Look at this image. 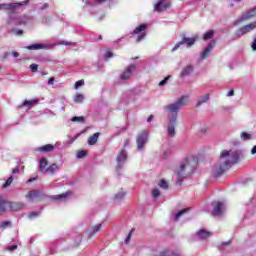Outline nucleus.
<instances>
[{"instance_id":"obj_1","label":"nucleus","mask_w":256,"mask_h":256,"mask_svg":"<svg viewBox=\"0 0 256 256\" xmlns=\"http://www.w3.org/2000/svg\"><path fill=\"white\" fill-rule=\"evenodd\" d=\"M188 104H189V96L184 95L181 98L177 99L175 102L164 106V111H166V113H169L168 124L166 127V133L169 139H173V137L177 135V132L175 130V125H177V117L179 115V109H181V107H185Z\"/></svg>"},{"instance_id":"obj_2","label":"nucleus","mask_w":256,"mask_h":256,"mask_svg":"<svg viewBox=\"0 0 256 256\" xmlns=\"http://www.w3.org/2000/svg\"><path fill=\"white\" fill-rule=\"evenodd\" d=\"M241 157L240 150H223L220 154V159L214 165L212 173L215 177H221L225 171H227L231 165L237 163Z\"/></svg>"},{"instance_id":"obj_3","label":"nucleus","mask_w":256,"mask_h":256,"mask_svg":"<svg viewBox=\"0 0 256 256\" xmlns=\"http://www.w3.org/2000/svg\"><path fill=\"white\" fill-rule=\"evenodd\" d=\"M196 166L197 160H195V158H186L179 166V168L176 169L174 172L178 179L177 184L181 185L184 179H187V177H191V175H193V172L195 171Z\"/></svg>"},{"instance_id":"obj_4","label":"nucleus","mask_w":256,"mask_h":256,"mask_svg":"<svg viewBox=\"0 0 256 256\" xmlns=\"http://www.w3.org/2000/svg\"><path fill=\"white\" fill-rule=\"evenodd\" d=\"M148 141H149V132H147V130H143L141 133L138 134L136 138L137 151H143Z\"/></svg>"},{"instance_id":"obj_5","label":"nucleus","mask_w":256,"mask_h":256,"mask_svg":"<svg viewBox=\"0 0 256 256\" xmlns=\"http://www.w3.org/2000/svg\"><path fill=\"white\" fill-rule=\"evenodd\" d=\"M29 3V0H24L22 2L0 4V11H16Z\"/></svg>"},{"instance_id":"obj_6","label":"nucleus","mask_w":256,"mask_h":256,"mask_svg":"<svg viewBox=\"0 0 256 256\" xmlns=\"http://www.w3.org/2000/svg\"><path fill=\"white\" fill-rule=\"evenodd\" d=\"M145 29H147V25L141 24L140 26L136 27L135 30L132 32V35H138L136 38V43H140V41H143V39H145L147 35Z\"/></svg>"},{"instance_id":"obj_7","label":"nucleus","mask_w":256,"mask_h":256,"mask_svg":"<svg viewBox=\"0 0 256 256\" xmlns=\"http://www.w3.org/2000/svg\"><path fill=\"white\" fill-rule=\"evenodd\" d=\"M170 7L171 0H158L154 5V11H156V13H163V11H167Z\"/></svg>"},{"instance_id":"obj_8","label":"nucleus","mask_w":256,"mask_h":256,"mask_svg":"<svg viewBox=\"0 0 256 256\" xmlns=\"http://www.w3.org/2000/svg\"><path fill=\"white\" fill-rule=\"evenodd\" d=\"M195 41H197V36L193 38H187L183 37L180 42H177L172 51H177L181 45H186V47H192V45H195Z\"/></svg>"},{"instance_id":"obj_9","label":"nucleus","mask_w":256,"mask_h":256,"mask_svg":"<svg viewBox=\"0 0 256 256\" xmlns=\"http://www.w3.org/2000/svg\"><path fill=\"white\" fill-rule=\"evenodd\" d=\"M256 27V22L250 23L248 25L243 26L235 32L236 37H243V35H247V33H251L253 29Z\"/></svg>"},{"instance_id":"obj_10","label":"nucleus","mask_w":256,"mask_h":256,"mask_svg":"<svg viewBox=\"0 0 256 256\" xmlns=\"http://www.w3.org/2000/svg\"><path fill=\"white\" fill-rule=\"evenodd\" d=\"M116 161H117V167H116L117 171H119V169H123V165H125V162L127 161V151H125L124 149L121 150L116 157Z\"/></svg>"},{"instance_id":"obj_11","label":"nucleus","mask_w":256,"mask_h":256,"mask_svg":"<svg viewBox=\"0 0 256 256\" xmlns=\"http://www.w3.org/2000/svg\"><path fill=\"white\" fill-rule=\"evenodd\" d=\"M212 205H213L212 215L214 217H219V215H223V212L225 211V203L214 202L212 203Z\"/></svg>"},{"instance_id":"obj_12","label":"nucleus","mask_w":256,"mask_h":256,"mask_svg":"<svg viewBox=\"0 0 256 256\" xmlns=\"http://www.w3.org/2000/svg\"><path fill=\"white\" fill-rule=\"evenodd\" d=\"M256 15V6L242 15V17L234 22V25H239L243 21H247Z\"/></svg>"},{"instance_id":"obj_13","label":"nucleus","mask_w":256,"mask_h":256,"mask_svg":"<svg viewBox=\"0 0 256 256\" xmlns=\"http://www.w3.org/2000/svg\"><path fill=\"white\" fill-rule=\"evenodd\" d=\"M8 209L9 211L17 212V211H22L27 207V205L23 202H11L8 200Z\"/></svg>"},{"instance_id":"obj_14","label":"nucleus","mask_w":256,"mask_h":256,"mask_svg":"<svg viewBox=\"0 0 256 256\" xmlns=\"http://www.w3.org/2000/svg\"><path fill=\"white\" fill-rule=\"evenodd\" d=\"M135 69H137V67L133 64L128 66L126 70L120 75L121 81H127V79L133 75V71H135Z\"/></svg>"},{"instance_id":"obj_15","label":"nucleus","mask_w":256,"mask_h":256,"mask_svg":"<svg viewBox=\"0 0 256 256\" xmlns=\"http://www.w3.org/2000/svg\"><path fill=\"white\" fill-rule=\"evenodd\" d=\"M213 47H215V40H212L208 43L207 47L204 49V51L201 54V59H206L207 55L213 51Z\"/></svg>"},{"instance_id":"obj_16","label":"nucleus","mask_w":256,"mask_h":256,"mask_svg":"<svg viewBox=\"0 0 256 256\" xmlns=\"http://www.w3.org/2000/svg\"><path fill=\"white\" fill-rule=\"evenodd\" d=\"M196 237L199 241H205V239H209V237H211V232L202 229L196 233Z\"/></svg>"},{"instance_id":"obj_17","label":"nucleus","mask_w":256,"mask_h":256,"mask_svg":"<svg viewBox=\"0 0 256 256\" xmlns=\"http://www.w3.org/2000/svg\"><path fill=\"white\" fill-rule=\"evenodd\" d=\"M193 71H195V67H193V65H187L182 68L180 77H189L193 73Z\"/></svg>"},{"instance_id":"obj_18","label":"nucleus","mask_w":256,"mask_h":256,"mask_svg":"<svg viewBox=\"0 0 256 256\" xmlns=\"http://www.w3.org/2000/svg\"><path fill=\"white\" fill-rule=\"evenodd\" d=\"M47 44H41V43H36V44H31L30 46H27L26 49L29 51H39V49H48Z\"/></svg>"},{"instance_id":"obj_19","label":"nucleus","mask_w":256,"mask_h":256,"mask_svg":"<svg viewBox=\"0 0 256 256\" xmlns=\"http://www.w3.org/2000/svg\"><path fill=\"white\" fill-rule=\"evenodd\" d=\"M55 150V146L52 144H46L44 146L38 147L37 151L40 153H51V151Z\"/></svg>"},{"instance_id":"obj_20","label":"nucleus","mask_w":256,"mask_h":256,"mask_svg":"<svg viewBox=\"0 0 256 256\" xmlns=\"http://www.w3.org/2000/svg\"><path fill=\"white\" fill-rule=\"evenodd\" d=\"M8 200L0 197V215L7 213Z\"/></svg>"},{"instance_id":"obj_21","label":"nucleus","mask_w":256,"mask_h":256,"mask_svg":"<svg viewBox=\"0 0 256 256\" xmlns=\"http://www.w3.org/2000/svg\"><path fill=\"white\" fill-rule=\"evenodd\" d=\"M31 16L24 15L16 20V25H27V23H31Z\"/></svg>"},{"instance_id":"obj_22","label":"nucleus","mask_w":256,"mask_h":256,"mask_svg":"<svg viewBox=\"0 0 256 256\" xmlns=\"http://www.w3.org/2000/svg\"><path fill=\"white\" fill-rule=\"evenodd\" d=\"M70 195L71 192H66L63 194L51 196V199H54L55 201H65V199H67V197H69Z\"/></svg>"},{"instance_id":"obj_23","label":"nucleus","mask_w":256,"mask_h":256,"mask_svg":"<svg viewBox=\"0 0 256 256\" xmlns=\"http://www.w3.org/2000/svg\"><path fill=\"white\" fill-rule=\"evenodd\" d=\"M101 224H97L95 226H93L89 232H88V237H93V235H95V233H99V231H101Z\"/></svg>"},{"instance_id":"obj_24","label":"nucleus","mask_w":256,"mask_h":256,"mask_svg":"<svg viewBox=\"0 0 256 256\" xmlns=\"http://www.w3.org/2000/svg\"><path fill=\"white\" fill-rule=\"evenodd\" d=\"M99 135L101 134L99 132H96L92 136H90L88 139V145H95L99 140Z\"/></svg>"},{"instance_id":"obj_25","label":"nucleus","mask_w":256,"mask_h":256,"mask_svg":"<svg viewBox=\"0 0 256 256\" xmlns=\"http://www.w3.org/2000/svg\"><path fill=\"white\" fill-rule=\"evenodd\" d=\"M37 197H39V192L37 190H31L26 195V199H30L31 201H33V199H37Z\"/></svg>"},{"instance_id":"obj_26","label":"nucleus","mask_w":256,"mask_h":256,"mask_svg":"<svg viewBox=\"0 0 256 256\" xmlns=\"http://www.w3.org/2000/svg\"><path fill=\"white\" fill-rule=\"evenodd\" d=\"M207 101H209V94L201 96L196 103V107H201V105H203V103H207Z\"/></svg>"},{"instance_id":"obj_27","label":"nucleus","mask_w":256,"mask_h":256,"mask_svg":"<svg viewBox=\"0 0 256 256\" xmlns=\"http://www.w3.org/2000/svg\"><path fill=\"white\" fill-rule=\"evenodd\" d=\"M215 36V30H209L203 35L204 41H209V39H213Z\"/></svg>"},{"instance_id":"obj_28","label":"nucleus","mask_w":256,"mask_h":256,"mask_svg":"<svg viewBox=\"0 0 256 256\" xmlns=\"http://www.w3.org/2000/svg\"><path fill=\"white\" fill-rule=\"evenodd\" d=\"M124 198H125V191L123 190L119 191L113 197L114 201H123Z\"/></svg>"},{"instance_id":"obj_29","label":"nucleus","mask_w":256,"mask_h":256,"mask_svg":"<svg viewBox=\"0 0 256 256\" xmlns=\"http://www.w3.org/2000/svg\"><path fill=\"white\" fill-rule=\"evenodd\" d=\"M37 102H38V100H25L23 102L22 106L28 107V109H31V107H33Z\"/></svg>"},{"instance_id":"obj_30","label":"nucleus","mask_w":256,"mask_h":256,"mask_svg":"<svg viewBox=\"0 0 256 256\" xmlns=\"http://www.w3.org/2000/svg\"><path fill=\"white\" fill-rule=\"evenodd\" d=\"M230 7H241L243 0H228Z\"/></svg>"},{"instance_id":"obj_31","label":"nucleus","mask_w":256,"mask_h":256,"mask_svg":"<svg viewBox=\"0 0 256 256\" xmlns=\"http://www.w3.org/2000/svg\"><path fill=\"white\" fill-rule=\"evenodd\" d=\"M242 141H250L252 139L253 135L251 133L242 132L240 135Z\"/></svg>"},{"instance_id":"obj_32","label":"nucleus","mask_w":256,"mask_h":256,"mask_svg":"<svg viewBox=\"0 0 256 256\" xmlns=\"http://www.w3.org/2000/svg\"><path fill=\"white\" fill-rule=\"evenodd\" d=\"M48 162H47V158H41L40 159V171H46L45 167H47Z\"/></svg>"},{"instance_id":"obj_33","label":"nucleus","mask_w":256,"mask_h":256,"mask_svg":"<svg viewBox=\"0 0 256 256\" xmlns=\"http://www.w3.org/2000/svg\"><path fill=\"white\" fill-rule=\"evenodd\" d=\"M188 211H189V208H185V209L179 211L178 213H176V215L174 216L175 221H179V218L182 215H185V213H187Z\"/></svg>"},{"instance_id":"obj_34","label":"nucleus","mask_w":256,"mask_h":256,"mask_svg":"<svg viewBox=\"0 0 256 256\" xmlns=\"http://www.w3.org/2000/svg\"><path fill=\"white\" fill-rule=\"evenodd\" d=\"M59 169V166L57 164H52L48 168H46V173H53L54 171H57Z\"/></svg>"},{"instance_id":"obj_35","label":"nucleus","mask_w":256,"mask_h":256,"mask_svg":"<svg viewBox=\"0 0 256 256\" xmlns=\"http://www.w3.org/2000/svg\"><path fill=\"white\" fill-rule=\"evenodd\" d=\"M158 186L161 188V189H169V183H167V181L165 180H160L158 182Z\"/></svg>"},{"instance_id":"obj_36","label":"nucleus","mask_w":256,"mask_h":256,"mask_svg":"<svg viewBox=\"0 0 256 256\" xmlns=\"http://www.w3.org/2000/svg\"><path fill=\"white\" fill-rule=\"evenodd\" d=\"M85 99V96L83 94H77L74 97V103H81Z\"/></svg>"},{"instance_id":"obj_37","label":"nucleus","mask_w":256,"mask_h":256,"mask_svg":"<svg viewBox=\"0 0 256 256\" xmlns=\"http://www.w3.org/2000/svg\"><path fill=\"white\" fill-rule=\"evenodd\" d=\"M11 183H13V176H10L6 182L3 184V188L4 189H7V187H10L11 186Z\"/></svg>"},{"instance_id":"obj_38","label":"nucleus","mask_w":256,"mask_h":256,"mask_svg":"<svg viewBox=\"0 0 256 256\" xmlns=\"http://www.w3.org/2000/svg\"><path fill=\"white\" fill-rule=\"evenodd\" d=\"M74 123L78 121V123H83L85 121V118L83 116H75L71 119Z\"/></svg>"},{"instance_id":"obj_39","label":"nucleus","mask_w":256,"mask_h":256,"mask_svg":"<svg viewBox=\"0 0 256 256\" xmlns=\"http://www.w3.org/2000/svg\"><path fill=\"white\" fill-rule=\"evenodd\" d=\"M7 227H11V221H3L0 224V229H7Z\"/></svg>"},{"instance_id":"obj_40","label":"nucleus","mask_w":256,"mask_h":256,"mask_svg":"<svg viewBox=\"0 0 256 256\" xmlns=\"http://www.w3.org/2000/svg\"><path fill=\"white\" fill-rule=\"evenodd\" d=\"M159 195H161V192H159V189L155 188L152 190L153 199H157V197H159Z\"/></svg>"},{"instance_id":"obj_41","label":"nucleus","mask_w":256,"mask_h":256,"mask_svg":"<svg viewBox=\"0 0 256 256\" xmlns=\"http://www.w3.org/2000/svg\"><path fill=\"white\" fill-rule=\"evenodd\" d=\"M169 79H171V76H167L165 79L160 81L159 87H164V85H167V81H169Z\"/></svg>"},{"instance_id":"obj_42","label":"nucleus","mask_w":256,"mask_h":256,"mask_svg":"<svg viewBox=\"0 0 256 256\" xmlns=\"http://www.w3.org/2000/svg\"><path fill=\"white\" fill-rule=\"evenodd\" d=\"M85 85V80H79L75 83V89H79V87H83Z\"/></svg>"},{"instance_id":"obj_43","label":"nucleus","mask_w":256,"mask_h":256,"mask_svg":"<svg viewBox=\"0 0 256 256\" xmlns=\"http://www.w3.org/2000/svg\"><path fill=\"white\" fill-rule=\"evenodd\" d=\"M87 155V152H85V151H79L78 153H77V158L78 159H83V157H85Z\"/></svg>"},{"instance_id":"obj_44","label":"nucleus","mask_w":256,"mask_h":256,"mask_svg":"<svg viewBox=\"0 0 256 256\" xmlns=\"http://www.w3.org/2000/svg\"><path fill=\"white\" fill-rule=\"evenodd\" d=\"M35 217H39V212H31L28 215V219H35Z\"/></svg>"},{"instance_id":"obj_45","label":"nucleus","mask_w":256,"mask_h":256,"mask_svg":"<svg viewBox=\"0 0 256 256\" xmlns=\"http://www.w3.org/2000/svg\"><path fill=\"white\" fill-rule=\"evenodd\" d=\"M111 57H113V52L111 51H108L104 54V59H106V61L107 59H111Z\"/></svg>"},{"instance_id":"obj_46","label":"nucleus","mask_w":256,"mask_h":256,"mask_svg":"<svg viewBox=\"0 0 256 256\" xmlns=\"http://www.w3.org/2000/svg\"><path fill=\"white\" fill-rule=\"evenodd\" d=\"M30 69L33 73H36L37 69H39V66L37 64L30 65Z\"/></svg>"},{"instance_id":"obj_47","label":"nucleus","mask_w":256,"mask_h":256,"mask_svg":"<svg viewBox=\"0 0 256 256\" xmlns=\"http://www.w3.org/2000/svg\"><path fill=\"white\" fill-rule=\"evenodd\" d=\"M59 45H66L67 47H69V45H72V43L68 41H61Z\"/></svg>"},{"instance_id":"obj_48","label":"nucleus","mask_w":256,"mask_h":256,"mask_svg":"<svg viewBox=\"0 0 256 256\" xmlns=\"http://www.w3.org/2000/svg\"><path fill=\"white\" fill-rule=\"evenodd\" d=\"M54 83H55V78L54 77L49 78L48 85H53Z\"/></svg>"},{"instance_id":"obj_49","label":"nucleus","mask_w":256,"mask_h":256,"mask_svg":"<svg viewBox=\"0 0 256 256\" xmlns=\"http://www.w3.org/2000/svg\"><path fill=\"white\" fill-rule=\"evenodd\" d=\"M15 35H17L18 37L23 35V30H15Z\"/></svg>"},{"instance_id":"obj_50","label":"nucleus","mask_w":256,"mask_h":256,"mask_svg":"<svg viewBox=\"0 0 256 256\" xmlns=\"http://www.w3.org/2000/svg\"><path fill=\"white\" fill-rule=\"evenodd\" d=\"M129 241H131V233L128 234V236H127L126 239H125L126 245L129 243Z\"/></svg>"},{"instance_id":"obj_51","label":"nucleus","mask_w":256,"mask_h":256,"mask_svg":"<svg viewBox=\"0 0 256 256\" xmlns=\"http://www.w3.org/2000/svg\"><path fill=\"white\" fill-rule=\"evenodd\" d=\"M233 95H235V91L234 90H230L227 94V97H233Z\"/></svg>"},{"instance_id":"obj_52","label":"nucleus","mask_w":256,"mask_h":256,"mask_svg":"<svg viewBox=\"0 0 256 256\" xmlns=\"http://www.w3.org/2000/svg\"><path fill=\"white\" fill-rule=\"evenodd\" d=\"M250 153H251V155H256V146H253Z\"/></svg>"},{"instance_id":"obj_53","label":"nucleus","mask_w":256,"mask_h":256,"mask_svg":"<svg viewBox=\"0 0 256 256\" xmlns=\"http://www.w3.org/2000/svg\"><path fill=\"white\" fill-rule=\"evenodd\" d=\"M13 23V16L10 14L8 17V24Z\"/></svg>"},{"instance_id":"obj_54","label":"nucleus","mask_w":256,"mask_h":256,"mask_svg":"<svg viewBox=\"0 0 256 256\" xmlns=\"http://www.w3.org/2000/svg\"><path fill=\"white\" fill-rule=\"evenodd\" d=\"M153 121V115H150L149 117H148V119H147V122L148 123H151Z\"/></svg>"},{"instance_id":"obj_55","label":"nucleus","mask_w":256,"mask_h":256,"mask_svg":"<svg viewBox=\"0 0 256 256\" xmlns=\"http://www.w3.org/2000/svg\"><path fill=\"white\" fill-rule=\"evenodd\" d=\"M13 57H19V52H12Z\"/></svg>"},{"instance_id":"obj_56","label":"nucleus","mask_w":256,"mask_h":256,"mask_svg":"<svg viewBox=\"0 0 256 256\" xmlns=\"http://www.w3.org/2000/svg\"><path fill=\"white\" fill-rule=\"evenodd\" d=\"M12 173H13V174L19 173V168H14V169L12 170Z\"/></svg>"},{"instance_id":"obj_57","label":"nucleus","mask_w":256,"mask_h":256,"mask_svg":"<svg viewBox=\"0 0 256 256\" xmlns=\"http://www.w3.org/2000/svg\"><path fill=\"white\" fill-rule=\"evenodd\" d=\"M8 249L9 251H15V249H17V246H12V247H9Z\"/></svg>"},{"instance_id":"obj_58","label":"nucleus","mask_w":256,"mask_h":256,"mask_svg":"<svg viewBox=\"0 0 256 256\" xmlns=\"http://www.w3.org/2000/svg\"><path fill=\"white\" fill-rule=\"evenodd\" d=\"M96 1V3H105V1H107V0H95Z\"/></svg>"},{"instance_id":"obj_59","label":"nucleus","mask_w":256,"mask_h":256,"mask_svg":"<svg viewBox=\"0 0 256 256\" xmlns=\"http://www.w3.org/2000/svg\"><path fill=\"white\" fill-rule=\"evenodd\" d=\"M230 243H231V241L223 242L222 245L225 246V245H229Z\"/></svg>"},{"instance_id":"obj_60","label":"nucleus","mask_w":256,"mask_h":256,"mask_svg":"<svg viewBox=\"0 0 256 256\" xmlns=\"http://www.w3.org/2000/svg\"><path fill=\"white\" fill-rule=\"evenodd\" d=\"M28 181L29 183H33V181H35V178H30Z\"/></svg>"},{"instance_id":"obj_61","label":"nucleus","mask_w":256,"mask_h":256,"mask_svg":"<svg viewBox=\"0 0 256 256\" xmlns=\"http://www.w3.org/2000/svg\"><path fill=\"white\" fill-rule=\"evenodd\" d=\"M49 7V4H45L42 9H47Z\"/></svg>"},{"instance_id":"obj_62","label":"nucleus","mask_w":256,"mask_h":256,"mask_svg":"<svg viewBox=\"0 0 256 256\" xmlns=\"http://www.w3.org/2000/svg\"><path fill=\"white\" fill-rule=\"evenodd\" d=\"M99 39H103V36H102V35H100V36H99Z\"/></svg>"},{"instance_id":"obj_63","label":"nucleus","mask_w":256,"mask_h":256,"mask_svg":"<svg viewBox=\"0 0 256 256\" xmlns=\"http://www.w3.org/2000/svg\"><path fill=\"white\" fill-rule=\"evenodd\" d=\"M129 141H126L124 145H128Z\"/></svg>"},{"instance_id":"obj_64","label":"nucleus","mask_w":256,"mask_h":256,"mask_svg":"<svg viewBox=\"0 0 256 256\" xmlns=\"http://www.w3.org/2000/svg\"><path fill=\"white\" fill-rule=\"evenodd\" d=\"M132 59H139V57H135V58H132Z\"/></svg>"}]
</instances>
